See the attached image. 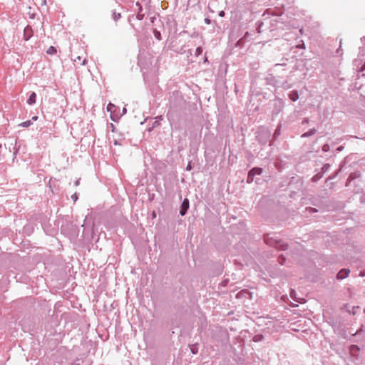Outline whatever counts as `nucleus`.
I'll return each instance as SVG.
<instances>
[{
    "label": "nucleus",
    "instance_id": "nucleus-22",
    "mask_svg": "<svg viewBox=\"0 0 365 365\" xmlns=\"http://www.w3.org/2000/svg\"><path fill=\"white\" fill-rule=\"evenodd\" d=\"M202 53V48L201 46H198L195 50V56H199Z\"/></svg>",
    "mask_w": 365,
    "mask_h": 365
},
{
    "label": "nucleus",
    "instance_id": "nucleus-8",
    "mask_svg": "<svg viewBox=\"0 0 365 365\" xmlns=\"http://www.w3.org/2000/svg\"><path fill=\"white\" fill-rule=\"evenodd\" d=\"M115 108H116V106L111 103H109L107 106V110L110 113V115H111L110 117L113 120H115L114 112L115 111Z\"/></svg>",
    "mask_w": 365,
    "mask_h": 365
},
{
    "label": "nucleus",
    "instance_id": "nucleus-29",
    "mask_svg": "<svg viewBox=\"0 0 365 365\" xmlns=\"http://www.w3.org/2000/svg\"><path fill=\"white\" fill-rule=\"evenodd\" d=\"M192 169V165H191V162H189L187 167H186V170L189 171Z\"/></svg>",
    "mask_w": 365,
    "mask_h": 365
},
{
    "label": "nucleus",
    "instance_id": "nucleus-33",
    "mask_svg": "<svg viewBox=\"0 0 365 365\" xmlns=\"http://www.w3.org/2000/svg\"><path fill=\"white\" fill-rule=\"evenodd\" d=\"M79 182H80V179L77 180L76 182H75V186H78L79 185Z\"/></svg>",
    "mask_w": 365,
    "mask_h": 365
},
{
    "label": "nucleus",
    "instance_id": "nucleus-21",
    "mask_svg": "<svg viewBox=\"0 0 365 365\" xmlns=\"http://www.w3.org/2000/svg\"><path fill=\"white\" fill-rule=\"evenodd\" d=\"M296 48L304 49L305 48V44H304V41L300 40L299 43L296 45Z\"/></svg>",
    "mask_w": 365,
    "mask_h": 365
},
{
    "label": "nucleus",
    "instance_id": "nucleus-45",
    "mask_svg": "<svg viewBox=\"0 0 365 365\" xmlns=\"http://www.w3.org/2000/svg\"><path fill=\"white\" fill-rule=\"evenodd\" d=\"M1 148V145L0 144V148Z\"/></svg>",
    "mask_w": 365,
    "mask_h": 365
},
{
    "label": "nucleus",
    "instance_id": "nucleus-36",
    "mask_svg": "<svg viewBox=\"0 0 365 365\" xmlns=\"http://www.w3.org/2000/svg\"><path fill=\"white\" fill-rule=\"evenodd\" d=\"M220 16H223L225 15V12L223 11H220V14H219Z\"/></svg>",
    "mask_w": 365,
    "mask_h": 365
},
{
    "label": "nucleus",
    "instance_id": "nucleus-24",
    "mask_svg": "<svg viewBox=\"0 0 365 365\" xmlns=\"http://www.w3.org/2000/svg\"><path fill=\"white\" fill-rule=\"evenodd\" d=\"M190 350L193 354H195L197 353V348L196 347V345H192L190 347Z\"/></svg>",
    "mask_w": 365,
    "mask_h": 365
},
{
    "label": "nucleus",
    "instance_id": "nucleus-15",
    "mask_svg": "<svg viewBox=\"0 0 365 365\" xmlns=\"http://www.w3.org/2000/svg\"><path fill=\"white\" fill-rule=\"evenodd\" d=\"M81 59H82V58L81 56H77L73 61H74V62L79 63L81 65H83V66L86 65L87 63L86 59L84 58L82 61H81Z\"/></svg>",
    "mask_w": 365,
    "mask_h": 365
},
{
    "label": "nucleus",
    "instance_id": "nucleus-23",
    "mask_svg": "<svg viewBox=\"0 0 365 365\" xmlns=\"http://www.w3.org/2000/svg\"><path fill=\"white\" fill-rule=\"evenodd\" d=\"M254 180V176L253 175H250V173H248V175H247V183H251Z\"/></svg>",
    "mask_w": 365,
    "mask_h": 365
},
{
    "label": "nucleus",
    "instance_id": "nucleus-35",
    "mask_svg": "<svg viewBox=\"0 0 365 365\" xmlns=\"http://www.w3.org/2000/svg\"><path fill=\"white\" fill-rule=\"evenodd\" d=\"M295 294V292H294V290H292V291H291V293H290V295H291V297H292V298H294V297H293V294Z\"/></svg>",
    "mask_w": 365,
    "mask_h": 365
},
{
    "label": "nucleus",
    "instance_id": "nucleus-12",
    "mask_svg": "<svg viewBox=\"0 0 365 365\" xmlns=\"http://www.w3.org/2000/svg\"><path fill=\"white\" fill-rule=\"evenodd\" d=\"M316 132H317V130L315 128H312V129L309 130L307 132L303 133L301 135V138H308L309 136L314 135L316 133Z\"/></svg>",
    "mask_w": 365,
    "mask_h": 365
},
{
    "label": "nucleus",
    "instance_id": "nucleus-4",
    "mask_svg": "<svg viewBox=\"0 0 365 365\" xmlns=\"http://www.w3.org/2000/svg\"><path fill=\"white\" fill-rule=\"evenodd\" d=\"M189 207H190V202H189L188 199H187V198L184 199V200L182 201V202L181 204V207H180V215L184 216L187 213V211L189 209Z\"/></svg>",
    "mask_w": 365,
    "mask_h": 365
},
{
    "label": "nucleus",
    "instance_id": "nucleus-20",
    "mask_svg": "<svg viewBox=\"0 0 365 365\" xmlns=\"http://www.w3.org/2000/svg\"><path fill=\"white\" fill-rule=\"evenodd\" d=\"M330 168V165L329 163H326L323 165V167L322 168V173H324L326 172H327Z\"/></svg>",
    "mask_w": 365,
    "mask_h": 365
},
{
    "label": "nucleus",
    "instance_id": "nucleus-28",
    "mask_svg": "<svg viewBox=\"0 0 365 365\" xmlns=\"http://www.w3.org/2000/svg\"><path fill=\"white\" fill-rule=\"evenodd\" d=\"M309 118H305L302 120V123L303 125H304V124H307V123H309Z\"/></svg>",
    "mask_w": 365,
    "mask_h": 365
},
{
    "label": "nucleus",
    "instance_id": "nucleus-41",
    "mask_svg": "<svg viewBox=\"0 0 365 365\" xmlns=\"http://www.w3.org/2000/svg\"><path fill=\"white\" fill-rule=\"evenodd\" d=\"M152 215H153V218H154V217H156V214H155V212H153V214H152Z\"/></svg>",
    "mask_w": 365,
    "mask_h": 365
},
{
    "label": "nucleus",
    "instance_id": "nucleus-5",
    "mask_svg": "<svg viewBox=\"0 0 365 365\" xmlns=\"http://www.w3.org/2000/svg\"><path fill=\"white\" fill-rule=\"evenodd\" d=\"M350 271L349 269H341L336 274L337 279H344L349 276Z\"/></svg>",
    "mask_w": 365,
    "mask_h": 365
},
{
    "label": "nucleus",
    "instance_id": "nucleus-31",
    "mask_svg": "<svg viewBox=\"0 0 365 365\" xmlns=\"http://www.w3.org/2000/svg\"><path fill=\"white\" fill-rule=\"evenodd\" d=\"M155 120H158L159 122L163 120L162 115H159L155 118Z\"/></svg>",
    "mask_w": 365,
    "mask_h": 365
},
{
    "label": "nucleus",
    "instance_id": "nucleus-32",
    "mask_svg": "<svg viewBox=\"0 0 365 365\" xmlns=\"http://www.w3.org/2000/svg\"><path fill=\"white\" fill-rule=\"evenodd\" d=\"M360 277H364L365 276V272L364 271H361L360 272L359 274Z\"/></svg>",
    "mask_w": 365,
    "mask_h": 365
},
{
    "label": "nucleus",
    "instance_id": "nucleus-11",
    "mask_svg": "<svg viewBox=\"0 0 365 365\" xmlns=\"http://www.w3.org/2000/svg\"><path fill=\"white\" fill-rule=\"evenodd\" d=\"M36 94L35 92H32L30 94V96L27 100V103L29 105H33L36 103Z\"/></svg>",
    "mask_w": 365,
    "mask_h": 365
},
{
    "label": "nucleus",
    "instance_id": "nucleus-34",
    "mask_svg": "<svg viewBox=\"0 0 365 365\" xmlns=\"http://www.w3.org/2000/svg\"><path fill=\"white\" fill-rule=\"evenodd\" d=\"M37 119H38V116H36V115L34 116V117H32L31 121L32 120L36 121V120H37Z\"/></svg>",
    "mask_w": 365,
    "mask_h": 365
},
{
    "label": "nucleus",
    "instance_id": "nucleus-44",
    "mask_svg": "<svg viewBox=\"0 0 365 365\" xmlns=\"http://www.w3.org/2000/svg\"><path fill=\"white\" fill-rule=\"evenodd\" d=\"M355 308L359 309V307H353V309H354Z\"/></svg>",
    "mask_w": 365,
    "mask_h": 365
},
{
    "label": "nucleus",
    "instance_id": "nucleus-40",
    "mask_svg": "<svg viewBox=\"0 0 365 365\" xmlns=\"http://www.w3.org/2000/svg\"><path fill=\"white\" fill-rule=\"evenodd\" d=\"M290 87H291V86H290V85H288L287 86H284V88H289Z\"/></svg>",
    "mask_w": 365,
    "mask_h": 365
},
{
    "label": "nucleus",
    "instance_id": "nucleus-13",
    "mask_svg": "<svg viewBox=\"0 0 365 365\" xmlns=\"http://www.w3.org/2000/svg\"><path fill=\"white\" fill-rule=\"evenodd\" d=\"M160 123L158 120H155L152 121L150 126L148 128V131L151 132L155 128L160 125Z\"/></svg>",
    "mask_w": 365,
    "mask_h": 365
},
{
    "label": "nucleus",
    "instance_id": "nucleus-2",
    "mask_svg": "<svg viewBox=\"0 0 365 365\" xmlns=\"http://www.w3.org/2000/svg\"><path fill=\"white\" fill-rule=\"evenodd\" d=\"M274 108L272 110V115L276 116L280 112L282 111L284 103L283 100L279 97H276L274 98Z\"/></svg>",
    "mask_w": 365,
    "mask_h": 365
},
{
    "label": "nucleus",
    "instance_id": "nucleus-19",
    "mask_svg": "<svg viewBox=\"0 0 365 365\" xmlns=\"http://www.w3.org/2000/svg\"><path fill=\"white\" fill-rule=\"evenodd\" d=\"M153 35L155 36V38L158 40H161V34L159 31H158L157 29H154L153 30Z\"/></svg>",
    "mask_w": 365,
    "mask_h": 365
},
{
    "label": "nucleus",
    "instance_id": "nucleus-7",
    "mask_svg": "<svg viewBox=\"0 0 365 365\" xmlns=\"http://www.w3.org/2000/svg\"><path fill=\"white\" fill-rule=\"evenodd\" d=\"M360 176H361V173L359 171H356V172L350 173V175L348 177L347 182H346V185L347 186L349 182L354 180V179L360 178Z\"/></svg>",
    "mask_w": 365,
    "mask_h": 365
},
{
    "label": "nucleus",
    "instance_id": "nucleus-27",
    "mask_svg": "<svg viewBox=\"0 0 365 365\" xmlns=\"http://www.w3.org/2000/svg\"><path fill=\"white\" fill-rule=\"evenodd\" d=\"M78 194L76 192L71 195V199L73 200V202H76L78 200Z\"/></svg>",
    "mask_w": 365,
    "mask_h": 365
},
{
    "label": "nucleus",
    "instance_id": "nucleus-30",
    "mask_svg": "<svg viewBox=\"0 0 365 365\" xmlns=\"http://www.w3.org/2000/svg\"><path fill=\"white\" fill-rule=\"evenodd\" d=\"M205 23L206 24H210V20L207 18L205 19Z\"/></svg>",
    "mask_w": 365,
    "mask_h": 365
},
{
    "label": "nucleus",
    "instance_id": "nucleus-18",
    "mask_svg": "<svg viewBox=\"0 0 365 365\" xmlns=\"http://www.w3.org/2000/svg\"><path fill=\"white\" fill-rule=\"evenodd\" d=\"M322 176H323V174H322V173H317V174L314 175L312 177V180L313 182H317V181H318L319 179H321V178H322Z\"/></svg>",
    "mask_w": 365,
    "mask_h": 365
},
{
    "label": "nucleus",
    "instance_id": "nucleus-25",
    "mask_svg": "<svg viewBox=\"0 0 365 365\" xmlns=\"http://www.w3.org/2000/svg\"><path fill=\"white\" fill-rule=\"evenodd\" d=\"M280 135V127L279 125L277 127V128L275 130V132L274 133V137L277 138L278 135Z\"/></svg>",
    "mask_w": 365,
    "mask_h": 365
},
{
    "label": "nucleus",
    "instance_id": "nucleus-43",
    "mask_svg": "<svg viewBox=\"0 0 365 365\" xmlns=\"http://www.w3.org/2000/svg\"><path fill=\"white\" fill-rule=\"evenodd\" d=\"M310 210H312L314 212H315V211H316V210H315V209H313L312 207H310Z\"/></svg>",
    "mask_w": 365,
    "mask_h": 365
},
{
    "label": "nucleus",
    "instance_id": "nucleus-38",
    "mask_svg": "<svg viewBox=\"0 0 365 365\" xmlns=\"http://www.w3.org/2000/svg\"><path fill=\"white\" fill-rule=\"evenodd\" d=\"M155 19V16L151 17L150 21L151 22H154V20Z\"/></svg>",
    "mask_w": 365,
    "mask_h": 365
},
{
    "label": "nucleus",
    "instance_id": "nucleus-16",
    "mask_svg": "<svg viewBox=\"0 0 365 365\" xmlns=\"http://www.w3.org/2000/svg\"><path fill=\"white\" fill-rule=\"evenodd\" d=\"M32 124H33L32 121L31 120H29L21 123L19 125V126L24 127V128H28L30 125H31Z\"/></svg>",
    "mask_w": 365,
    "mask_h": 365
},
{
    "label": "nucleus",
    "instance_id": "nucleus-14",
    "mask_svg": "<svg viewBox=\"0 0 365 365\" xmlns=\"http://www.w3.org/2000/svg\"><path fill=\"white\" fill-rule=\"evenodd\" d=\"M57 53V50L56 48L53 46H51L46 51V53L48 54V55H54Z\"/></svg>",
    "mask_w": 365,
    "mask_h": 365
},
{
    "label": "nucleus",
    "instance_id": "nucleus-17",
    "mask_svg": "<svg viewBox=\"0 0 365 365\" xmlns=\"http://www.w3.org/2000/svg\"><path fill=\"white\" fill-rule=\"evenodd\" d=\"M120 17H121L120 13L116 12L115 11L113 12L112 18L115 21H117L118 20H119L120 19Z\"/></svg>",
    "mask_w": 365,
    "mask_h": 365
},
{
    "label": "nucleus",
    "instance_id": "nucleus-39",
    "mask_svg": "<svg viewBox=\"0 0 365 365\" xmlns=\"http://www.w3.org/2000/svg\"><path fill=\"white\" fill-rule=\"evenodd\" d=\"M342 149H343V147H342V146H340L339 148H337V150H338L339 151L342 150Z\"/></svg>",
    "mask_w": 365,
    "mask_h": 365
},
{
    "label": "nucleus",
    "instance_id": "nucleus-26",
    "mask_svg": "<svg viewBox=\"0 0 365 365\" xmlns=\"http://www.w3.org/2000/svg\"><path fill=\"white\" fill-rule=\"evenodd\" d=\"M322 150L324 152H327L329 150V145L328 144H324L323 146H322Z\"/></svg>",
    "mask_w": 365,
    "mask_h": 365
},
{
    "label": "nucleus",
    "instance_id": "nucleus-6",
    "mask_svg": "<svg viewBox=\"0 0 365 365\" xmlns=\"http://www.w3.org/2000/svg\"><path fill=\"white\" fill-rule=\"evenodd\" d=\"M135 5H136V6H138V12L136 14V19L140 21L143 20L145 16V14L143 13V7L138 1L135 4Z\"/></svg>",
    "mask_w": 365,
    "mask_h": 365
},
{
    "label": "nucleus",
    "instance_id": "nucleus-1",
    "mask_svg": "<svg viewBox=\"0 0 365 365\" xmlns=\"http://www.w3.org/2000/svg\"><path fill=\"white\" fill-rule=\"evenodd\" d=\"M264 241L267 245L279 250H286L288 248V245L281 240H276L267 236L264 238Z\"/></svg>",
    "mask_w": 365,
    "mask_h": 365
},
{
    "label": "nucleus",
    "instance_id": "nucleus-9",
    "mask_svg": "<svg viewBox=\"0 0 365 365\" xmlns=\"http://www.w3.org/2000/svg\"><path fill=\"white\" fill-rule=\"evenodd\" d=\"M249 173H250V175H253L254 177L255 175H259L262 173V169L260 168H253L251 169Z\"/></svg>",
    "mask_w": 365,
    "mask_h": 365
},
{
    "label": "nucleus",
    "instance_id": "nucleus-3",
    "mask_svg": "<svg viewBox=\"0 0 365 365\" xmlns=\"http://www.w3.org/2000/svg\"><path fill=\"white\" fill-rule=\"evenodd\" d=\"M34 35V31L32 27L30 25H27L24 30L23 38L24 40L27 41H29Z\"/></svg>",
    "mask_w": 365,
    "mask_h": 365
},
{
    "label": "nucleus",
    "instance_id": "nucleus-46",
    "mask_svg": "<svg viewBox=\"0 0 365 365\" xmlns=\"http://www.w3.org/2000/svg\"><path fill=\"white\" fill-rule=\"evenodd\" d=\"M364 312L365 313V309H364Z\"/></svg>",
    "mask_w": 365,
    "mask_h": 365
},
{
    "label": "nucleus",
    "instance_id": "nucleus-37",
    "mask_svg": "<svg viewBox=\"0 0 365 365\" xmlns=\"http://www.w3.org/2000/svg\"><path fill=\"white\" fill-rule=\"evenodd\" d=\"M126 111H127L126 108H123V115L126 113Z\"/></svg>",
    "mask_w": 365,
    "mask_h": 365
},
{
    "label": "nucleus",
    "instance_id": "nucleus-10",
    "mask_svg": "<svg viewBox=\"0 0 365 365\" xmlns=\"http://www.w3.org/2000/svg\"><path fill=\"white\" fill-rule=\"evenodd\" d=\"M289 98L291 101L295 102L297 101L298 99H299V94H298V92L295 90L294 91H292L289 93Z\"/></svg>",
    "mask_w": 365,
    "mask_h": 365
},
{
    "label": "nucleus",
    "instance_id": "nucleus-42",
    "mask_svg": "<svg viewBox=\"0 0 365 365\" xmlns=\"http://www.w3.org/2000/svg\"><path fill=\"white\" fill-rule=\"evenodd\" d=\"M299 32H300L301 34H302V33H303V29H301L299 30Z\"/></svg>",
    "mask_w": 365,
    "mask_h": 365
}]
</instances>
